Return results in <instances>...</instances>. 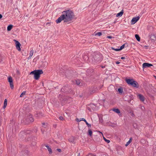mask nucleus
Instances as JSON below:
<instances>
[{
	"label": "nucleus",
	"instance_id": "nucleus-1",
	"mask_svg": "<svg viewBox=\"0 0 156 156\" xmlns=\"http://www.w3.org/2000/svg\"><path fill=\"white\" fill-rule=\"evenodd\" d=\"M62 14L65 17L64 22H67L71 21L75 17L73 12L70 9L63 11L62 12Z\"/></svg>",
	"mask_w": 156,
	"mask_h": 156
},
{
	"label": "nucleus",
	"instance_id": "nucleus-2",
	"mask_svg": "<svg viewBox=\"0 0 156 156\" xmlns=\"http://www.w3.org/2000/svg\"><path fill=\"white\" fill-rule=\"evenodd\" d=\"M92 55L93 57L92 60L94 64L99 63L103 58L102 55L99 52H94Z\"/></svg>",
	"mask_w": 156,
	"mask_h": 156
},
{
	"label": "nucleus",
	"instance_id": "nucleus-3",
	"mask_svg": "<svg viewBox=\"0 0 156 156\" xmlns=\"http://www.w3.org/2000/svg\"><path fill=\"white\" fill-rule=\"evenodd\" d=\"M43 73V72L41 69L35 70L31 72L30 74H33L34 78L36 80H38L40 77V75Z\"/></svg>",
	"mask_w": 156,
	"mask_h": 156
},
{
	"label": "nucleus",
	"instance_id": "nucleus-4",
	"mask_svg": "<svg viewBox=\"0 0 156 156\" xmlns=\"http://www.w3.org/2000/svg\"><path fill=\"white\" fill-rule=\"evenodd\" d=\"M126 81L128 84L133 87L136 88L139 87L138 83L133 79H126Z\"/></svg>",
	"mask_w": 156,
	"mask_h": 156
},
{
	"label": "nucleus",
	"instance_id": "nucleus-5",
	"mask_svg": "<svg viewBox=\"0 0 156 156\" xmlns=\"http://www.w3.org/2000/svg\"><path fill=\"white\" fill-rule=\"evenodd\" d=\"M34 121V119L32 117V115H29L26 116L24 120L23 121V122L21 121V122L23 123L24 122V124L27 125L31 122H33Z\"/></svg>",
	"mask_w": 156,
	"mask_h": 156
},
{
	"label": "nucleus",
	"instance_id": "nucleus-6",
	"mask_svg": "<svg viewBox=\"0 0 156 156\" xmlns=\"http://www.w3.org/2000/svg\"><path fill=\"white\" fill-rule=\"evenodd\" d=\"M72 100V98L69 97H65L62 98L61 100V103L62 105H64L66 103H69Z\"/></svg>",
	"mask_w": 156,
	"mask_h": 156
},
{
	"label": "nucleus",
	"instance_id": "nucleus-7",
	"mask_svg": "<svg viewBox=\"0 0 156 156\" xmlns=\"http://www.w3.org/2000/svg\"><path fill=\"white\" fill-rule=\"evenodd\" d=\"M70 86L66 84L62 88L61 90L62 92H69L70 91Z\"/></svg>",
	"mask_w": 156,
	"mask_h": 156
},
{
	"label": "nucleus",
	"instance_id": "nucleus-8",
	"mask_svg": "<svg viewBox=\"0 0 156 156\" xmlns=\"http://www.w3.org/2000/svg\"><path fill=\"white\" fill-rule=\"evenodd\" d=\"M96 106L93 104L91 103L87 106V108L90 112L94 111L96 109Z\"/></svg>",
	"mask_w": 156,
	"mask_h": 156
},
{
	"label": "nucleus",
	"instance_id": "nucleus-9",
	"mask_svg": "<svg viewBox=\"0 0 156 156\" xmlns=\"http://www.w3.org/2000/svg\"><path fill=\"white\" fill-rule=\"evenodd\" d=\"M8 82L9 83L10 85L11 89L13 88V80L11 76H9L8 78Z\"/></svg>",
	"mask_w": 156,
	"mask_h": 156
},
{
	"label": "nucleus",
	"instance_id": "nucleus-10",
	"mask_svg": "<svg viewBox=\"0 0 156 156\" xmlns=\"http://www.w3.org/2000/svg\"><path fill=\"white\" fill-rule=\"evenodd\" d=\"M65 20V17L64 15L62 14V15L59 17L56 20V22L57 23H60L62 20Z\"/></svg>",
	"mask_w": 156,
	"mask_h": 156
},
{
	"label": "nucleus",
	"instance_id": "nucleus-11",
	"mask_svg": "<svg viewBox=\"0 0 156 156\" xmlns=\"http://www.w3.org/2000/svg\"><path fill=\"white\" fill-rule=\"evenodd\" d=\"M94 70L92 69H89L87 71V75L88 76H90L94 74Z\"/></svg>",
	"mask_w": 156,
	"mask_h": 156
},
{
	"label": "nucleus",
	"instance_id": "nucleus-12",
	"mask_svg": "<svg viewBox=\"0 0 156 156\" xmlns=\"http://www.w3.org/2000/svg\"><path fill=\"white\" fill-rule=\"evenodd\" d=\"M14 41L15 42L16 44V49L19 51H20L21 50V48L20 46L21 45L20 42L17 41L15 40H14Z\"/></svg>",
	"mask_w": 156,
	"mask_h": 156
},
{
	"label": "nucleus",
	"instance_id": "nucleus-13",
	"mask_svg": "<svg viewBox=\"0 0 156 156\" xmlns=\"http://www.w3.org/2000/svg\"><path fill=\"white\" fill-rule=\"evenodd\" d=\"M151 66H153V65L148 63H144L142 65V67L144 69Z\"/></svg>",
	"mask_w": 156,
	"mask_h": 156
},
{
	"label": "nucleus",
	"instance_id": "nucleus-14",
	"mask_svg": "<svg viewBox=\"0 0 156 156\" xmlns=\"http://www.w3.org/2000/svg\"><path fill=\"white\" fill-rule=\"evenodd\" d=\"M140 17L139 16H137L135 17H133L131 21V24H133L136 23L139 20Z\"/></svg>",
	"mask_w": 156,
	"mask_h": 156
},
{
	"label": "nucleus",
	"instance_id": "nucleus-15",
	"mask_svg": "<svg viewBox=\"0 0 156 156\" xmlns=\"http://www.w3.org/2000/svg\"><path fill=\"white\" fill-rule=\"evenodd\" d=\"M137 97L142 102L145 100V98L144 97L142 94H139L137 95Z\"/></svg>",
	"mask_w": 156,
	"mask_h": 156
},
{
	"label": "nucleus",
	"instance_id": "nucleus-16",
	"mask_svg": "<svg viewBox=\"0 0 156 156\" xmlns=\"http://www.w3.org/2000/svg\"><path fill=\"white\" fill-rule=\"evenodd\" d=\"M43 146H45V147L47 148L48 150V151L49 152L50 154H51L52 153V150L51 149V148L49 147V146H48L47 145L44 144V145H42V147H43Z\"/></svg>",
	"mask_w": 156,
	"mask_h": 156
},
{
	"label": "nucleus",
	"instance_id": "nucleus-17",
	"mask_svg": "<svg viewBox=\"0 0 156 156\" xmlns=\"http://www.w3.org/2000/svg\"><path fill=\"white\" fill-rule=\"evenodd\" d=\"M150 38L152 41H154L156 40V37L153 34L150 35Z\"/></svg>",
	"mask_w": 156,
	"mask_h": 156
},
{
	"label": "nucleus",
	"instance_id": "nucleus-18",
	"mask_svg": "<svg viewBox=\"0 0 156 156\" xmlns=\"http://www.w3.org/2000/svg\"><path fill=\"white\" fill-rule=\"evenodd\" d=\"M25 135V132L24 131H21L19 134V136L22 138H23Z\"/></svg>",
	"mask_w": 156,
	"mask_h": 156
},
{
	"label": "nucleus",
	"instance_id": "nucleus-19",
	"mask_svg": "<svg viewBox=\"0 0 156 156\" xmlns=\"http://www.w3.org/2000/svg\"><path fill=\"white\" fill-rule=\"evenodd\" d=\"M75 140V137L73 136H72L69 139V141L70 142H72L73 144H74L75 143V142H74Z\"/></svg>",
	"mask_w": 156,
	"mask_h": 156
},
{
	"label": "nucleus",
	"instance_id": "nucleus-20",
	"mask_svg": "<svg viewBox=\"0 0 156 156\" xmlns=\"http://www.w3.org/2000/svg\"><path fill=\"white\" fill-rule=\"evenodd\" d=\"M13 125L12 126V131H13L14 128V129L15 131H16L17 129L18 128V126H17V124L15 123H13Z\"/></svg>",
	"mask_w": 156,
	"mask_h": 156
},
{
	"label": "nucleus",
	"instance_id": "nucleus-21",
	"mask_svg": "<svg viewBox=\"0 0 156 156\" xmlns=\"http://www.w3.org/2000/svg\"><path fill=\"white\" fill-rule=\"evenodd\" d=\"M81 120H82V121H83L85 122L86 123V125H87V126L88 127H91V125L90 124H89L87 121L86 120V119L84 118H82Z\"/></svg>",
	"mask_w": 156,
	"mask_h": 156
},
{
	"label": "nucleus",
	"instance_id": "nucleus-22",
	"mask_svg": "<svg viewBox=\"0 0 156 156\" xmlns=\"http://www.w3.org/2000/svg\"><path fill=\"white\" fill-rule=\"evenodd\" d=\"M13 27V26L12 25L10 24L7 27V30L8 31H10L12 29Z\"/></svg>",
	"mask_w": 156,
	"mask_h": 156
},
{
	"label": "nucleus",
	"instance_id": "nucleus-23",
	"mask_svg": "<svg viewBox=\"0 0 156 156\" xmlns=\"http://www.w3.org/2000/svg\"><path fill=\"white\" fill-rule=\"evenodd\" d=\"M123 13V10H122L120 12L117 13L116 15L117 17H121V16Z\"/></svg>",
	"mask_w": 156,
	"mask_h": 156
},
{
	"label": "nucleus",
	"instance_id": "nucleus-24",
	"mask_svg": "<svg viewBox=\"0 0 156 156\" xmlns=\"http://www.w3.org/2000/svg\"><path fill=\"white\" fill-rule=\"evenodd\" d=\"M83 59L85 61L87 62L88 60V57L87 55H84L83 57Z\"/></svg>",
	"mask_w": 156,
	"mask_h": 156
},
{
	"label": "nucleus",
	"instance_id": "nucleus-25",
	"mask_svg": "<svg viewBox=\"0 0 156 156\" xmlns=\"http://www.w3.org/2000/svg\"><path fill=\"white\" fill-rule=\"evenodd\" d=\"M7 100L6 99H5V100L4 101V105H3V108H6V107L7 106Z\"/></svg>",
	"mask_w": 156,
	"mask_h": 156
},
{
	"label": "nucleus",
	"instance_id": "nucleus-26",
	"mask_svg": "<svg viewBox=\"0 0 156 156\" xmlns=\"http://www.w3.org/2000/svg\"><path fill=\"white\" fill-rule=\"evenodd\" d=\"M112 110L115 113L118 114H119L120 113V111L118 108H114Z\"/></svg>",
	"mask_w": 156,
	"mask_h": 156
},
{
	"label": "nucleus",
	"instance_id": "nucleus-27",
	"mask_svg": "<svg viewBox=\"0 0 156 156\" xmlns=\"http://www.w3.org/2000/svg\"><path fill=\"white\" fill-rule=\"evenodd\" d=\"M87 133L88 135H89L90 136H91L92 134V132L91 129H88Z\"/></svg>",
	"mask_w": 156,
	"mask_h": 156
},
{
	"label": "nucleus",
	"instance_id": "nucleus-28",
	"mask_svg": "<svg viewBox=\"0 0 156 156\" xmlns=\"http://www.w3.org/2000/svg\"><path fill=\"white\" fill-rule=\"evenodd\" d=\"M135 37L136 38V40L138 41H140V38L138 34H136L135 35Z\"/></svg>",
	"mask_w": 156,
	"mask_h": 156
},
{
	"label": "nucleus",
	"instance_id": "nucleus-29",
	"mask_svg": "<svg viewBox=\"0 0 156 156\" xmlns=\"http://www.w3.org/2000/svg\"><path fill=\"white\" fill-rule=\"evenodd\" d=\"M76 84L79 86H81L80 83H81V80H76Z\"/></svg>",
	"mask_w": 156,
	"mask_h": 156
},
{
	"label": "nucleus",
	"instance_id": "nucleus-30",
	"mask_svg": "<svg viewBox=\"0 0 156 156\" xmlns=\"http://www.w3.org/2000/svg\"><path fill=\"white\" fill-rule=\"evenodd\" d=\"M118 91L119 94H122L123 91L122 88L120 87L118 88Z\"/></svg>",
	"mask_w": 156,
	"mask_h": 156
},
{
	"label": "nucleus",
	"instance_id": "nucleus-31",
	"mask_svg": "<svg viewBox=\"0 0 156 156\" xmlns=\"http://www.w3.org/2000/svg\"><path fill=\"white\" fill-rule=\"evenodd\" d=\"M24 131H25V135L29 134L31 132L30 130H24Z\"/></svg>",
	"mask_w": 156,
	"mask_h": 156
},
{
	"label": "nucleus",
	"instance_id": "nucleus-32",
	"mask_svg": "<svg viewBox=\"0 0 156 156\" xmlns=\"http://www.w3.org/2000/svg\"><path fill=\"white\" fill-rule=\"evenodd\" d=\"M26 91H23L22 93L21 94V95H20V97H23V95H25V94H26Z\"/></svg>",
	"mask_w": 156,
	"mask_h": 156
},
{
	"label": "nucleus",
	"instance_id": "nucleus-33",
	"mask_svg": "<svg viewBox=\"0 0 156 156\" xmlns=\"http://www.w3.org/2000/svg\"><path fill=\"white\" fill-rule=\"evenodd\" d=\"M111 49L113 50H114V51H120V49L119 48H114L113 47H111Z\"/></svg>",
	"mask_w": 156,
	"mask_h": 156
},
{
	"label": "nucleus",
	"instance_id": "nucleus-34",
	"mask_svg": "<svg viewBox=\"0 0 156 156\" xmlns=\"http://www.w3.org/2000/svg\"><path fill=\"white\" fill-rule=\"evenodd\" d=\"M104 140L107 143H109L110 142V141L109 140H107L106 138L105 137H103Z\"/></svg>",
	"mask_w": 156,
	"mask_h": 156
},
{
	"label": "nucleus",
	"instance_id": "nucleus-35",
	"mask_svg": "<svg viewBox=\"0 0 156 156\" xmlns=\"http://www.w3.org/2000/svg\"><path fill=\"white\" fill-rule=\"evenodd\" d=\"M33 53H34V50H32L30 52V55L32 56L33 54Z\"/></svg>",
	"mask_w": 156,
	"mask_h": 156
},
{
	"label": "nucleus",
	"instance_id": "nucleus-36",
	"mask_svg": "<svg viewBox=\"0 0 156 156\" xmlns=\"http://www.w3.org/2000/svg\"><path fill=\"white\" fill-rule=\"evenodd\" d=\"M125 45V44H123V45H122L120 47V48H119L120 51L122 50V49L123 48H124Z\"/></svg>",
	"mask_w": 156,
	"mask_h": 156
},
{
	"label": "nucleus",
	"instance_id": "nucleus-37",
	"mask_svg": "<svg viewBox=\"0 0 156 156\" xmlns=\"http://www.w3.org/2000/svg\"><path fill=\"white\" fill-rule=\"evenodd\" d=\"M43 126L44 128H46L47 127V124H45V123H42Z\"/></svg>",
	"mask_w": 156,
	"mask_h": 156
},
{
	"label": "nucleus",
	"instance_id": "nucleus-38",
	"mask_svg": "<svg viewBox=\"0 0 156 156\" xmlns=\"http://www.w3.org/2000/svg\"><path fill=\"white\" fill-rule=\"evenodd\" d=\"M102 35V33L101 32H98L95 34V35L100 36Z\"/></svg>",
	"mask_w": 156,
	"mask_h": 156
},
{
	"label": "nucleus",
	"instance_id": "nucleus-39",
	"mask_svg": "<svg viewBox=\"0 0 156 156\" xmlns=\"http://www.w3.org/2000/svg\"><path fill=\"white\" fill-rule=\"evenodd\" d=\"M59 119L61 120H64L63 117L62 116L59 117Z\"/></svg>",
	"mask_w": 156,
	"mask_h": 156
},
{
	"label": "nucleus",
	"instance_id": "nucleus-40",
	"mask_svg": "<svg viewBox=\"0 0 156 156\" xmlns=\"http://www.w3.org/2000/svg\"><path fill=\"white\" fill-rule=\"evenodd\" d=\"M130 143V142H129V141H128L126 143V144H125L126 146H128Z\"/></svg>",
	"mask_w": 156,
	"mask_h": 156
},
{
	"label": "nucleus",
	"instance_id": "nucleus-41",
	"mask_svg": "<svg viewBox=\"0 0 156 156\" xmlns=\"http://www.w3.org/2000/svg\"><path fill=\"white\" fill-rule=\"evenodd\" d=\"M133 126L135 128H136L137 127V125L136 123L133 124Z\"/></svg>",
	"mask_w": 156,
	"mask_h": 156
},
{
	"label": "nucleus",
	"instance_id": "nucleus-42",
	"mask_svg": "<svg viewBox=\"0 0 156 156\" xmlns=\"http://www.w3.org/2000/svg\"><path fill=\"white\" fill-rule=\"evenodd\" d=\"M81 119H81L80 120L79 119L76 118V120L77 122H79L80 121H82V120H81Z\"/></svg>",
	"mask_w": 156,
	"mask_h": 156
},
{
	"label": "nucleus",
	"instance_id": "nucleus-43",
	"mask_svg": "<svg viewBox=\"0 0 156 156\" xmlns=\"http://www.w3.org/2000/svg\"><path fill=\"white\" fill-rule=\"evenodd\" d=\"M107 37L108 38H109V39H112V38H114V37H112V36H108Z\"/></svg>",
	"mask_w": 156,
	"mask_h": 156
},
{
	"label": "nucleus",
	"instance_id": "nucleus-44",
	"mask_svg": "<svg viewBox=\"0 0 156 156\" xmlns=\"http://www.w3.org/2000/svg\"><path fill=\"white\" fill-rule=\"evenodd\" d=\"M57 150L59 152H61V150L60 149H57Z\"/></svg>",
	"mask_w": 156,
	"mask_h": 156
},
{
	"label": "nucleus",
	"instance_id": "nucleus-45",
	"mask_svg": "<svg viewBox=\"0 0 156 156\" xmlns=\"http://www.w3.org/2000/svg\"><path fill=\"white\" fill-rule=\"evenodd\" d=\"M92 89H91V90H90V92L91 93H94L95 92V90H92Z\"/></svg>",
	"mask_w": 156,
	"mask_h": 156
},
{
	"label": "nucleus",
	"instance_id": "nucleus-46",
	"mask_svg": "<svg viewBox=\"0 0 156 156\" xmlns=\"http://www.w3.org/2000/svg\"><path fill=\"white\" fill-rule=\"evenodd\" d=\"M44 65H45V66H44V67L46 65H47V63L46 62H44Z\"/></svg>",
	"mask_w": 156,
	"mask_h": 156
},
{
	"label": "nucleus",
	"instance_id": "nucleus-47",
	"mask_svg": "<svg viewBox=\"0 0 156 156\" xmlns=\"http://www.w3.org/2000/svg\"><path fill=\"white\" fill-rule=\"evenodd\" d=\"M132 137H131L130 139H129V142H131V141H132Z\"/></svg>",
	"mask_w": 156,
	"mask_h": 156
},
{
	"label": "nucleus",
	"instance_id": "nucleus-48",
	"mask_svg": "<svg viewBox=\"0 0 156 156\" xmlns=\"http://www.w3.org/2000/svg\"><path fill=\"white\" fill-rule=\"evenodd\" d=\"M116 64H118L120 63V62L119 61H117L115 62Z\"/></svg>",
	"mask_w": 156,
	"mask_h": 156
},
{
	"label": "nucleus",
	"instance_id": "nucleus-49",
	"mask_svg": "<svg viewBox=\"0 0 156 156\" xmlns=\"http://www.w3.org/2000/svg\"><path fill=\"white\" fill-rule=\"evenodd\" d=\"M31 57H32L30 55L29 56L28 58V59H30L31 58Z\"/></svg>",
	"mask_w": 156,
	"mask_h": 156
},
{
	"label": "nucleus",
	"instance_id": "nucleus-50",
	"mask_svg": "<svg viewBox=\"0 0 156 156\" xmlns=\"http://www.w3.org/2000/svg\"><path fill=\"white\" fill-rule=\"evenodd\" d=\"M121 58L122 59H124L126 58L125 57H122Z\"/></svg>",
	"mask_w": 156,
	"mask_h": 156
},
{
	"label": "nucleus",
	"instance_id": "nucleus-51",
	"mask_svg": "<svg viewBox=\"0 0 156 156\" xmlns=\"http://www.w3.org/2000/svg\"><path fill=\"white\" fill-rule=\"evenodd\" d=\"M2 17V16L1 14H0V19H1Z\"/></svg>",
	"mask_w": 156,
	"mask_h": 156
},
{
	"label": "nucleus",
	"instance_id": "nucleus-52",
	"mask_svg": "<svg viewBox=\"0 0 156 156\" xmlns=\"http://www.w3.org/2000/svg\"><path fill=\"white\" fill-rule=\"evenodd\" d=\"M51 22H48V23H46V25H47L48 24H51Z\"/></svg>",
	"mask_w": 156,
	"mask_h": 156
},
{
	"label": "nucleus",
	"instance_id": "nucleus-53",
	"mask_svg": "<svg viewBox=\"0 0 156 156\" xmlns=\"http://www.w3.org/2000/svg\"><path fill=\"white\" fill-rule=\"evenodd\" d=\"M105 66H101V67L102 68H105Z\"/></svg>",
	"mask_w": 156,
	"mask_h": 156
},
{
	"label": "nucleus",
	"instance_id": "nucleus-54",
	"mask_svg": "<svg viewBox=\"0 0 156 156\" xmlns=\"http://www.w3.org/2000/svg\"><path fill=\"white\" fill-rule=\"evenodd\" d=\"M131 115L132 116H133V115H134V114L133 113H131Z\"/></svg>",
	"mask_w": 156,
	"mask_h": 156
},
{
	"label": "nucleus",
	"instance_id": "nucleus-55",
	"mask_svg": "<svg viewBox=\"0 0 156 156\" xmlns=\"http://www.w3.org/2000/svg\"><path fill=\"white\" fill-rule=\"evenodd\" d=\"M77 156H80V153H79Z\"/></svg>",
	"mask_w": 156,
	"mask_h": 156
},
{
	"label": "nucleus",
	"instance_id": "nucleus-56",
	"mask_svg": "<svg viewBox=\"0 0 156 156\" xmlns=\"http://www.w3.org/2000/svg\"><path fill=\"white\" fill-rule=\"evenodd\" d=\"M99 133H101V134L103 135L102 133L101 132H100V131H99Z\"/></svg>",
	"mask_w": 156,
	"mask_h": 156
},
{
	"label": "nucleus",
	"instance_id": "nucleus-57",
	"mask_svg": "<svg viewBox=\"0 0 156 156\" xmlns=\"http://www.w3.org/2000/svg\"><path fill=\"white\" fill-rule=\"evenodd\" d=\"M144 47H147V46H146V45Z\"/></svg>",
	"mask_w": 156,
	"mask_h": 156
},
{
	"label": "nucleus",
	"instance_id": "nucleus-58",
	"mask_svg": "<svg viewBox=\"0 0 156 156\" xmlns=\"http://www.w3.org/2000/svg\"><path fill=\"white\" fill-rule=\"evenodd\" d=\"M90 154H89L88 155V156H91L90 155Z\"/></svg>",
	"mask_w": 156,
	"mask_h": 156
},
{
	"label": "nucleus",
	"instance_id": "nucleus-59",
	"mask_svg": "<svg viewBox=\"0 0 156 156\" xmlns=\"http://www.w3.org/2000/svg\"><path fill=\"white\" fill-rule=\"evenodd\" d=\"M101 87H100L99 88V89H100L101 88Z\"/></svg>",
	"mask_w": 156,
	"mask_h": 156
}]
</instances>
